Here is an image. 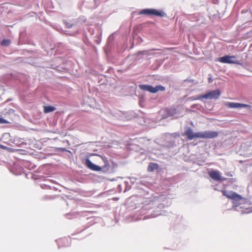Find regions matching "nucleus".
Instances as JSON below:
<instances>
[{"mask_svg":"<svg viewBox=\"0 0 252 252\" xmlns=\"http://www.w3.org/2000/svg\"><path fill=\"white\" fill-rule=\"evenodd\" d=\"M56 108L54 106L47 105L44 106V112L45 113H48L54 111Z\"/></svg>","mask_w":252,"mask_h":252,"instance_id":"nucleus-17","label":"nucleus"},{"mask_svg":"<svg viewBox=\"0 0 252 252\" xmlns=\"http://www.w3.org/2000/svg\"><path fill=\"white\" fill-rule=\"evenodd\" d=\"M96 155L99 156L101 158V159L104 162V165L102 166H99L98 165L94 164L89 158H87L85 160V164L87 165V166L90 169L94 171H101L104 173L107 172H112L110 169L111 166L110 162H111V161H109V160L107 159V158H106L105 156L103 155Z\"/></svg>","mask_w":252,"mask_h":252,"instance_id":"nucleus-3","label":"nucleus"},{"mask_svg":"<svg viewBox=\"0 0 252 252\" xmlns=\"http://www.w3.org/2000/svg\"><path fill=\"white\" fill-rule=\"evenodd\" d=\"M125 184L126 185V188L125 189L124 192H126V191L129 190L131 187L128 186V182H125Z\"/></svg>","mask_w":252,"mask_h":252,"instance_id":"nucleus-20","label":"nucleus"},{"mask_svg":"<svg viewBox=\"0 0 252 252\" xmlns=\"http://www.w3.org/2000/svg\"><path fill=\"white\" fill-rule=\"evenodd\" d=\"M10 44V40L8 39H3L0 43L1 46H7Z\"/></svg>","mask_w":252,"mask_h":252,"instance_id":"nucleus-18","label":"nucleus"},{"mask_svg":"<svg viewBox=\"0 0 252 252\" xmlns=\"http://www.w3.org/2000/svg\"><path fill=\"white\" fill-rule=\"evenodd\" d=\"M210 177L216 181H224L226 179L221 177L220 175L219 171L218 170H212L209 173Z\"/></svg>","mask_w":252,"mask_h":252,"instance_id":"nucleus-10","label":"nucleus"},{"mask_svg":"<svg viewBox=\"0 0 252 252\" xmlns=\"http://www.w3.org/2000/svg\"><path fill=\"white\" fill-rule=\"evenodd\" d=\"M63 23L65 25L66 27L67 28H72L73 27H76L77 30H79L77 26V21L76 19H72L71 21H67L66 20H63Z\"/></svg>","mask_w":252,"mask_h":252,"instance_id":"nucleus-13","label":"nucleus"},{"mask_svg":"<svg viewBox=\"0 0 252 252\" xmlns=\"http://www.w3.org/2000/svg\"><path fill=\"white\" fill-rule=\"evenodd\" d=\"M202 98H203V97H202V95H199L198 96H190L189 97V100H195L201 99Z\"/></svg>","mask_w":252,"mask_h":252,"instance_id":"nucleus-19","label":"nucleus"},{"mask_svg":"<svg viewBox=\"0 0 252 252\" xmlns=\"http://www.w3.org/2000/svg\"><path fill=\"white\" fill-rule=\"evenodd\" d=\"M223 195L232 200V208L241 214H248L252 212V206L249 201L241 195L233 191L222 190Z\"/></svg>","mask_w":252,"mask_h":252,"instance_id":"nucleus-2","label":"nucleus"},{"mask_svg":"<svg viewBox=\"0 0 252 252\" xmlns=\"http://www.w3.org/2000/svg\"><path fill=\"white\" fill-rule=\"evenodd\" d=\"M118 190H119V192H121L122 190V186L119 185L118 186Z\"/></svg>","mask_w":252,"mask_h":252,"instance_id":"nucleus-23","label":"nucleus"},{"mask_svg":"<svg viewBox=\"0 0 252 252\" xmlns=\"http://www.w3.org/2000/svg\"><path fill=\"white\" fill-rule=\"evenodd\" d=\"M2 140L3 142L9 144L12 143V140L10 139V135L9 133H4L2 135Z\"/></svg>","mask_w":252,"mask_h":252,"instance_id":"nucleus-14","label":"nucleus"},{"mask_svg":"<svg viewBox=\"0 0 252 252\" xmlns=\"http://www.w3.org/2000/svg\"><path fill=\"white\" fill-rule=\"evenodd\" d=\"M59 248L61 247H68L70 245V238L64 237L56 240Z\"/></svg>","mask_w":252,"mask_h":252,"instance_id":"nucleus-12","label":"nucleus"},{"mask_svg":"<svg viewBox=\"0 0 252 252\" xmlns=\"http://www.w3.org/2000/svg\"><path fill=\"white\" fill-rule=\"evenodd\" d=\"M221 94V92L220 90L217 89L210 91V92L202 95L203 98L207 99H217L219 98Z\"/></svg>","mask_w":252,"mask_h":252,"instance_id":"nucleus-7","label":"nucleus"},{"mask_svg":"<svg viewBox=\"0 0 252 252\" xmlns=\"http://www.w3.org/2000/svg\"><path fill=\"white\" fill-rule=\"evenodd\" d=\"M200 107V105L199 104H193L191 106V108L192 109H195V108H196V109H198V107Z\"/></svg>","mask_w":252,"mask_h":252,"instance_id":"nucleus-22","label":"nucleus"},{"mask_svg":"<svg viewBox=\"0 0 252 252\" xmlns=\"http://www.w3.org/2000/svg\"><path fill=\"white\" fill-rule=\"evenodd\" d=\"M158 167V163H153L151 162L149 163L148 168L147 170L149 172H153L155 170L157 169Z\"/></svg>","mask_w":252,"mask_h":252,"instance_id":"nucleus-15","label":"nucleus"},{"mask_svg":"<svg viewBox=\"0 0 252 252\" xmlns=\"http://www.w3.org/2000/svg\"><path fill=\"white\" fill-rule=\"evenodd\" d=\"M209 82L210 83L211 82V78H209Z\"/></svg>","mask_w":252,"mask_h":252,"instance_id":"nucleus-27","label":"nucleus"},{"mask_svg":"<svg viewBox=\"0 0 252 252\" xmlns=\"http://www.w3.org/2000/svg\"><path fill=\"white\" fill-rule=\"evenodd\" d=\"M7 123H8V122L6 120H5L3 118H0V124H7Z\"/></svg>","mask_w":252,"mask_h":252,"instance_id":"nucleus-21","label":"nucleus"},{"mask_svg":"<svg viewBox=\"0 0 252 252\" xmlns=\"http://www.w3.org/2000/svg\"><path fill=\"white\" fill-rule=\"evenodd\" d=\"M0 148L2 149H7V147L4 145H0Z\"/></svg>","mask_w":252,"mask_h":252,"instance_id":"nucleus-24","label":"nucleus"},{"mask_svg":"<svg viewBox=\"0 0 252 252\" xmlns=\"http://www.w3.org/2000/svg\"><path fill=\"white\" fill-rule=\"evenodd\" d=\"M225 105L229 108H242L246 107L250 108L251 107L250 105L231 102H226Z\"/></svg>","mask_w":252,"mask_h":252,"instance_id":"nucleus-11","label":"nucleus"},{"mask_svg":"<svg viewBox=\"0 0 252 252\" xmlns=\"http://www.w3.org/2000/svg\"><path fill=\"white\" fill-rule=\"evenodd\" d=\"M130 182L134 185L135 188L138 189L140 195L143 196L145 200L143 202V206L141 209V213L144 214L147 213V211H151L150 215L144 217L146 218H155L158 216L164 215L165 213L162 209L164 207L163 203H161V200L164 198L163 196H152L150 194V189L153 186L148 178H136L134 177H129Z\"/></svg>","mask_w":252,"mask_h":252,"instance_id":"nucleus-1","label":"nucleus"},{"mask_svg":"<svg viewBox=\"0 0 252 252\" xmlns=\"http://www.w3.org/2000/svg\"><path fill=\"white\" fill-rule=\"evenodd\" d=\"M153 54H154L152 53V55H153ZM151 55H152V54L149 53V51L144 50V51L138 52L136 54V58L137 59V60H140V58H139V57L140 56H150Z\"/></svg>","mask_w":252,"mask_h":252,"instance_id":"nucleus-16","label":"nucleus"},{"mask_svg":"<svg viewBox=\"0 0 252 252\" xmlns=\"http://www.w3.org/2000/svg\"><path fill=\"white\" fill-rule=\"evenodd\" d=\"M139 88L141 90L147 91L151 93H156L158 91L163 92L165 90V87L161 85H157L154 87L150 85L141 84L139 85Z\"/></svg>","mask_w":252,"mask_h":252,"instance_id":"nucleus-4","label":"nucleus"},{"mask_svg":"<svg viewBox=\"0 0 252 252\" xmlns=\"http://www.w3.org/2000/svg\"><path fill=\"white\" fill-rule=\"evenodd\" d=\"M139 15H153L160 17H165L166 14L162 11H159L154 8H146L141 10Z\"/></svg>","mask_w":252,"mask_h":252,"instance_id":"nucleus-5","label":"nucleus"},{"mask_svg":"<svg viewBox=\"0 0 252 252\" xmlns=\"http://www.w3.org/2000/svg\"><path fill=\"white\" fill-rule=\"evenodd\" d=\"M236 58L235 56L226 55L218 58V61L224 63L240 64V62L236 60Z\"/></svg>","mask_w":252,"mask_h":252,"instance_id":"nucleus-6","label":"nucleus"},{"mask_svg":"<svg viewBox=\"0 0 252 252\" xmlns=\"http://www.w3.org/2000/svg\"><path fill=\"white\" fill-rule=\"evenodd\" d=\"M175 111V110H171L170 111H171V112H170V115H174V113L173 112Z\"/></svg>","mask_w":252,"mask_h":252,"instance_id":"nucleus-26","label":"nucleus"},{"mask_svg":"<svg viewBox=\"0 0 252 252\" xmlns=\"http://www.w3.org/2000/svg\"><path fill=\"white\" fill-rule=\"evenodd\" d=\"M185 135L188 139L191 140L195 138H199V132L194 133L190 127H187L185 131Z\"/></svg>","mask_w":252,"mask_h":252,"instance_id":"nucleus-9","label":"nucleus"},{"mask_svg":"<svg viewBox=\"0 0 252 252\" xmlns=\"http://www.w3.org/2000/svg\"><path fill=\"white\" fill-rule=\"evenodd\" d=\"M219 135L217 131L207 130L205 131L199 132V138L204 139L214 138Z\"/></svg>","mask_w":252,"mask_h":252,"instance_id":"nucleus-8","label":"nucleus"},{"mask_svg":"<svg viewBox=\"0 0 252 252\" xmlns=\"http://www.w3.org/2000/svg\"><path fill=\"white\" fill-rule=\"evenodd\" d=\"M185 82H193L194 81L193 80H189V79H186L185 80Z\"/></svg>","mask_w":252,"mask_h":252,"instance_id":"nucleus-25","label":"nucleus"}]
</instances>
